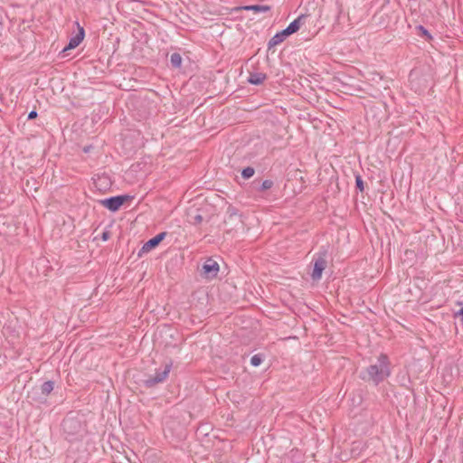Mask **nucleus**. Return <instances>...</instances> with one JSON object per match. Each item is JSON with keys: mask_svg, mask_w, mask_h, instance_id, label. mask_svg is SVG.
Returning <instances> with one entry per match:
<instances>
[{"mask_svg": "<svg viewBox=\"0 0 463 463\" xmlns=\"http://www.w3.org/2000/svg\"><path fill=\"white\" fill-rule=\"evenodd\" d=\"M391 375L390 362L386 354H381L377 362L360 373V378L378 385Z\"/></svg>", "mask_w": 463, "mask_h": 463, "instance_id": "f257e3e1", "label": "nucleus"}, {"mask_svg": "<svg viewBox=\"0 0 463 463\" xmlns=\"http://www.w3.org/2000/svg\"><path fill=\"white\" fill-rule=\"evenodd\" d=\"M172 366V360L165 362L159 368L156 370L155 374L149 375L147 379L145 380V386L147 388H152L159 383H164L167 379Z\"/></svg>", "mask_w": 463, "mask_h": 463, "instance_id": "f03ea898", "label": "nucleus"}, {"mask_svg": "<svg viewBox=\"0 0 463 463\" xmlns=\"http://www.w3.org/2000/svg\"><path fill=\"white\" fill-rule=\"evenodd\" d=\"M327 266L326 250L319 251L314 259V269L311 273L313 280H319L324 269Z\"/></svg>", "mask_w": 463, "mask_h": 463, "instance_id": "7ed1b4c3", "label": "nucleus"}, {"mask_svg": "<svg viewBox=\"0 0 463 463\" xmlns=\"http://www.w3.org/2000/svg\"><path fill=\"white\" fill-rule=\"evenodd\" d=\"M63 431L68 434L69 437H73L81 431V423L79 420L74 417H66L62 421Z\"/></svg>", "mask_w": 463, "mask_h": 463, "instance_id": "20e7f679", "label": "nucleus"}, {"mask_svg": "<svg viewBox=\"0 0 463 463\" xmlns=\"http://www.w3.org/2000/svg\"><path fill=\"white\" fill-rule=\"evenodd\" d=\"M128 200V195H118L101 200L100 203L109 211L117 212Z\"/></svg>", "mask_w": 463, "mask_h": 463, "instance_id": "39448f33", "label": "nucleus"}, {"mask_svg": "<svg viewBox=\"0 0 463 463\" xmlns=\"http://www.w3.org/2000/svg\"><path fill=\"white\" fill-rule=\"evenodd\" d=\"M166 232H163L156 235L155 237L148 240L140 249L138 252V257H141L144 253H147L159 245V243L165 238Z\"/></svg>", "mask_w": 463, "mask_h": 463, "instance_id": "423d86ee", "label": "nucleus"}, {"mask_svg": "<svg viewBox=\"0 0 463 463\" xmlns=\"http://www.w3.org/2000/svg\"><path fill=\"white\" fill-rule=\"evenodd\" d=\"M219 271V264L213 259H207L202 267V273L206 279H213Z\"/></svg>", "mask_w": 463, "mask_h": 463, "instance_id": "0eeeda50", "label": "nucleus"}, {"mask_svg": "<svg viewBox=\"0 0 463 463\" xmlns=\"http://www.w3.org/2000/svg\"><path fill=\"white\" fill-rule=\"evenodd\" d=\"M85 35V32L83 27L79 28L78 33L70 39L68 45L63 49V51L71 50L76 48L83 40Z\"/></svg>", "mask_w": 463, "mask_h": 463, "instance_id": "6e6552de", "label": "nucleus"}, {"mask_svg": "<svg viewBox=\"0 0 463 463\" xmlns=\"http://www.w3.org/2000/svg\"><path fill=\"white\" fill-rule=\"evenodd\" d=\"M306 19L305 15H300L297 19H295L293 22H291L287 28L284 30L288 35L293 34L294 33L298 32L300 28V25L302 24V21Z\"/></svg>", "mask_w": 463, "mask_h": 463, "instance_id": "1a4fd4ad", "label": "nucleus"}, {"mask_svg": "<svg viewBox=\"0 0 463 463\" xmlns=\"http://www.w3.org/2000/svg\"><path fill=\"white\" fill-rule=\"evenodd\" d=\"M288 36H289L285 30L277 33L268 43V48L271 49L276 45L281 43Z\"/></svg>", "mask_w": 463, "mask_h": 463, "instance_id": "9d476101", "label": "nucleus"}, {"mask_svg": "<svg viewBox=\"0 0 463 463\" xmlns=\"http://www.w3.org/2000/svg\"><path fill=\"white\" fill-rule=\"evenodd\" d=\"M271 7L269 5H242L237 8V10H245V11H252L254 13L260 12H269Z\"/></svg>", "mask_w": 463, "mask_h": 463, "instance_id": "9b49d317", "label": "nucleus"}, {"mask_svg": "<svg viewBox=\"0 0 463 463\" xmlns=\"http://www.w3.org/2000/svg\"><path fill=\"white\" fill-rule=\"evenodd\" d=\"M267 75L263 72H250L248 78V82L252 85H260L266 80Z\"/></svg>", "mask_w": 463, "mask_h": 463, "instance_id": "f8f14e48", "label": "nucleus"}, {"mask_svg": "<svg viewBox=\"0 0 463 463\" xmlns=\"http://www.w3.org/2000/svg\"><path fill=\"white\" fill-rule=\"evenodd\" d=\"M54 388V382L46 381L41 385V392L42 394L47 396L49 395Z\"/></svg>", "mask_w": 463, "mask_h": 463, "instance_id": "ddd939ff", "label": "nucleus"}, {"mask_svg": "<svg viewBox=\"0 0 463 463\" xmlns=\"http://www.w3.org/2000/svg\"><path fill=\"white\" fill-rule=\"evenodd\" d=\"M170 62L173 68H179L182 64V57L178 52L171 54Z\"/></svg>", "mask_w": 463, "mask_h": 463, "instance_id": "4468645a", "label": "nucleus"}, {"mask_svg": "<svg viewBox=\"0 0 463 463\" xmlns=\"http://www.w3.org/2000/svg\"><path fill=\"white\" fill-rule=\"evenodd\" d=\"M255 174V170L251 166H248L241 171V175L244 179H249Z\"/></svg>", "mask_w": 463, "mask_h": 463, "instance_id": "2eb2a0df", "label": "nucleus"}, {"mask_svg": "<svg viewBox=\"0 0 463 463\" xmlns=\"http://www.w3.org/2000/svg\"><path fill=\"white\" fill-rule=\"evenodd\" d=\"M262 361H263V360H262V356H261V354H254V355L250 358V364H251L252 366L257 367V366H259V365H260V364H261Z\"/></svg>", "mask_w": 463, "mask_h": 463, "instance_id": "dca6fc26", "label": "nucleus"}, {"mask_svg": "<svg viewBox=\"0 0 463 463\" xmlns=\"http://www.w3.org/2000/svg\"><path fill=\"white\" fill-rule=\"evenodd\" d=\"M273 184H274L273 181H271V180H264L261 183L259 190L261 191V192L269 190V189H270L273 186Z\"/></svg>", "mask_w": 463, "mask_h": 463, "instance_id": "f3484780", "label": "nucleus"}, {"mask_svg": "<svg viewBox=\"0 0 463 463\" xmlns=\"http://www.w3.org/2000/svg\"><path fill=\"white\" fill-rule=\"evenodd\" d=\"M355 186L360 192H363L364 190V181L362 179V176L359 175L355 176Z\"/></svg>", "mask_w": 463, "mask_h": 463, "instance_id": "a211bd4d", "label": "nucleus"}, {"mask_svg": "<svg viewBox=\"0 0 463 463\" xmlns=\"http://www.w3.org/2000/svg\"><path fill=\"white\" fill-rule=\"evenodd\" d=\"M417 29L421 33V35L426 37L427 40H431L432 39V37L430 34V33L428 32V30H426L422 25H419L417 27Z\"/></svg>", "mask_w": 463, "mask_h": 463, "instance_id": "6ab92c4d", "label": "nucleus"}, {"mask_svg": "<svg viewBox=\"0 0 463 463\" xmlns=\"http://www.w3.org/2000/svg\"><path fill=\"white\" fill-rule=\"evenodd\" d=\"M37 117V112L35 110H32L28 115V119H33Z\"/></svg>", "mask_w": 463, "mask_h": 463, "instance_id": "aec40b11", "label": "nucleus"}, {"mask_svg": "<svg viewBox=\"0 0 463 463\" xmlns=\"http://www.w3.org/2000/svg\"><path fill=\"white\" fill-rule=\"evenodd\" d=\"M194 223H200L203 221V217H202V215L197 214L194 216Z\"/></svg>", "mask_w": 463, "mask_h": 463, "instance_id": "412c9836", "label": "nucleus"}, {"mask_svg": "<svg viewBox=\"0 0 463 463\" xmlns=\"http://www.w3.org/2000/svg\"><path fill=\"white\" fill-rule=\"evenodd\" d=\"M109 232H104L102 233V235H101V239H102L103 241H107V240H109Z\"/></svg>", "mask_w": 463, "mask_h": 463, "instance_id": "4be33fe9", "label": "nucleus"}, {"mask_svg": "<svg viewBox=\"0 0 463 463\" xmlns=\"http://www.w3.org/2000/svg\"><path fill=\"white\" fill-rule=\"evenodd\" d=\"M458 314L463 318V307L459 309Z\"/></svg>", "mask_w": 463, "mask_h": 463, "instance_id": "5701e85b", "label": "nucleus"}]
</instances>
